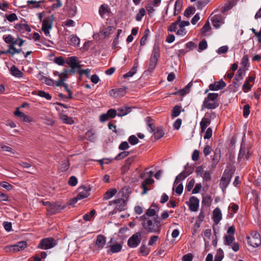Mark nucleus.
I'll list each match as a JSON object with an SVG mask.
<instances>
[{
	"instance_id": "f257e3e1",
	"label": "nucleus",
	"mask_w": 261,
	"mask_h": 261,
	"mask_svg": "<svg viewBox=\"0 0 261 261\" xmlns=\"http://www.w3.org/2000/svg\"><path fill=\"white\" fill-rule=\"evenodd\" d=\"M248 244L253 247H257L261 244V239L259 233L253 231L250 234V236L247 237Z\"/></svg>"
},
{
	"instance_id": "f03ea898",
	"label": "nucleus",
	"mask_w": 261,
	"mask_h": 261,
	"mask_svg": "<svg viewBox=\"0 0 261 261\" xmlns=\"http://www.w3.org/2000/svg\"><path fill=\"white\" fill-rule=\"evenodd\" d=\"M57 244V242L55 239L49 237L42 239L38 246V248L46 250L53 248Z\"/></svg>"
},
{
	"instance_id": "7ed1b4c3",
	"label": "nucleus",
	"mask_w": 261,
	"mask_h": 261,
	"mask_svg": "<svg viewBox=\"0 0 261 261\" xmlns=\"http://www.w3.org/2000/svg\"><path fill=\"white\" fill-rule=\"evenodd\" d=\"M233 171L231 169H226L224 170L221 177L220 185L222 188H226L229 184L232 177Z\"/></svg>"
},
{
	"instance_id": "20e7f679",
	"label": "nucleus",
	"mask_w": 261,
	"mask_h": 261,
	"mask_svg": "<svg viewBox=\"0 0 261 261\" xmlns=\"http://www.w3.org/2000/svg\"><path fill=\"white\" fill-rule=\"evenodd\" d=\"M126 200L124 198H118L109 202V205L116 204V207L112 212V214L116 213L118 211L121 212L125 210Z\"/></svg>"
},
{
	"instance_id": "39448f33",
	"label": "nucleus",
	"mask_w": 261,
	"mask_h": 261,
	"mask_svg": "<svg viewBox=\"0 0 261 261\" xmlns=\"http://www.w3.org/2000/svg\"><path fill=\"white\" fill-rule=\"evenodd\" d=\"M65 207V205H62L60 202H53L50 203L49 207L46 208V211L49 215H54L60 212Z\"/></svg>"
},
{
	"instance_id": "423d86ee",
	"label": "nucleus",
	"mask_w": 261,
	"mask_h": 261,
	"mask_svg": "<svg viewBox=\"0 0 261 261\" xmlns=\"http://www.w3.org/2000/svg\"><path fill=\"white\" fill-rule=\"evenodd\" d=\"M141 233L136 232L128 239L127 245L130 248L137 247L141 242Z\"/></svg>"
},
{
	"instance_id": "0eeeda50",
	"label": "nucleus",
	"mask_w": 261,
	"mask_h": 261,
	"mask_svg": "<svg viewBox=\"0 0 261 261\" xmlns=\"http://www.w3.org/2000/svg\"><path fill=\"white\" fill-rule=\"evenodd\" d=\"M153 221L151 220H146V222H142V225L143 228L148 232L155 233L156 229L154 227Z\"/></svg>"
},
{
	"instance_id": "6e6552de",
	"label": "nucleus",
	"mask_w": 261,
	"mask_h": 261,
	"mask_svg": "<svg viewBox=\"0 0 261 261\" xmlns=\"http://www.w3.org/2000/svg\"><path fill=\"white\" fill-rule=\"evenodd\" d=\"M243 142V141H242ZM250 153L249 152V148H245L243 146V143H241V146L240 148L239 154L238 155V160L241 161L242 159H246L247 160Z\"/></svg>"
},
{
	"instance_id": "1a4fd4ad",
	"label": "nucleus",
	"mask_w": 261,
	"mask_h": 261,
	"mask_svg": "<svg viewBox=\"0 0 261 261\" xmlns=\"http://www.w3.org/2000/svg\"><path fill=\"white\" fill-rule=\"evenodd\" d=\"M66 63L72 68H81L82 66L77 62V58L76 57H68Z\"/></svg>"
},
{
	"instance_id": "9d476101",
	"label": "nucleus",
	"mask_w": 261,
	"mask_h": 261,
	"mask_svg": "<svg viewBox=\"0 0 261 261\" xmlns=\"http://www.w3.org/2000/svg\"><path fill=\"white\" fill-rule=\"evenodd\" d=\"M190 204L189 208L191 211L196 212L198 209L199 200L194 196H192L189 199Z\"/></svg>"
},
{
	"instance_id": "9b49d317",
	"label": "nucleus",
	"mask_w": 261,
	"mask_h": 261,
	"mask_svg": "<svg viewBox=\"0 0 261 261\" xmlns=\"http://www.w3.org/2000/svg\"><path fill=\"white\" fill-rule=\"evenodd\" d=\"M54 15L45 18L42 22V26L41 29L50 30L52 28L53 22L54 20Z\"/></svg>"
},
{
	"instance_id": "f8f14e48",
	"label": "nucleus",
	"mask_w": 261,
	"mask_h": 261,
	"mask_svg": "<svg viewBox=\"0 0 261 261\" xmlns=\"http://www.w3.org/2000/svg\"><path fill=\"white\" fill-rule=\"evenodd\" d=\"M226 83L221 80L219 82H215L214 84H211L209 85V89L213 91H217L223 89L226 86Z\"/></svg>"
},
{
	"instance_id": "ddd939ff",
	"label": "nucleus",
	"mask_w": 261,
	"mask_h": 261,
	"mask_svg": "<svg viewBox=\"0 0 261 261\" xmlns=\"http://www.w3.org/2000/svg\"><path fill=\"white\" fill-rule=\"evenodd\" d=\"M218 11V10H215L213 12H212L210 15L211 17V21L212 23H214L215 22H220V23H224V18L221 14H215Z\"/></svg>"
},
{
	"instance_id": "4468645a",
	"label": "nucleus",
	"mask_w": 261,
	"mask_h": 261,
	"mask_svg": "<svg viewBox=\"0 0 261 261\" xmlns=\"http://www.w3.org/2000/svg\"><path fill=\"white\" fill-rule=\"evenodd\" d=\"M14 115L20 118H21L23 121L26 122H31L32 121L33 119L32 117L26 115L24 113L19 111L18 108L17 109L16 111L14 112Z\"/></svg>"
},
{
	"instance_id": "2eb2a0df",
	"label": "nucleus",
	"mask_w": 261,
	"mask_h": 261,
	"mask_svg": "<svg viewBox=\"0 0 261 261\" xmlns=\"http://www.w3.org/2000/svg\"><path fill=\"white\" fill-rule=\"evenodd\" d=\"M132 192V189L129 187H125L122 188L118 192V195L119 196H121L124 198H126V200L129 197V194Z\"/></svg>"
},
{
	"instance_id": "dca6fc26",
	"label": "nucleus",
	"mask_w": 261,
	"mask_h": 261,
	"mask_svg": "<svg viewBox=\"0 0 261 261\" xmlns=\"http://www.w3.org/2000/svg\"><path fill=\"white\" fill-rule=\"evenodd\" d=\"M213 218L216 225H217L222 219V214L220 210L217 207L213 211Z\"/></svg>"
},
{
	"instance_id": "f3484780",
	"label": "nucleus",
	"mask_w": 261,
	"mask_h": 261,
	"mask_svg": "<svg viewBox=\"0 0 261 261\" xmlns=\"http://www.w3.org/2000/svg\"><path fill=\"white\" fill-rule=\"evenodd\" d=\"M106 237L103 235L99 234L97 236L95 242V245L98 248L102 249L106 244Z\"/></svg>"
},
{
	"instance_id": "a211bd4d",
	"label": "nucleus",
	"mask_w": 261,
	"mask_h": 261,
	"mask_svg": "<svg viewBox=\"0 0 261 261\" xmlns=\"http://www.w3.org/2000/svg\"><path fill=\"white\" fill-rule=\"evenodd\" d=\"M111 13V9L108 5L102 4L99 9V14L102 18L104 17L106 14H109Z\"/></svg>"
},
{
	"instance_id": "6ab92c4d",
	"label": "nucleus",
	"mask_w": 261,
	"mask_h": 261,
	"mask_svg": "<svg viewBox=\"0 0 261 261\" xmlns=\"http://www.w3.org/2000/svg\"><path fill=\"white\" fill-rule=\"evenodd\" d=\"M27 245V243L25 241H20L18 242L16 244L14 245H12L11 246V248H13V249L15 251H19L20 250L24 249Z\"/></svg>"
},
{
	"instance_id": "aec40b11",
	"label": "nucleus",
	"mask_w": 261,
	"mask_h": 261,
	"mask_svg": "<svg viewBox=\"0 0 261 261\" xmlns=\"http://www.w3.org/2000/svg\"><path fill=\"white\" fill-rule=\"evenodd\" d=\"M132 110V107H122L118 109V113L117 116L119 117H122L128 113H130Z\"/></svg>"
},
{
	"instance_id": "412c9836",
	"label": "nucleus",
	"mask_w": 261,
	"mask_h": 261,
	"mask_svg": "<svg viewBox=\"0 0 261 261\" xmlns=\"http://www.w3.org/2000/svg\"><path fill=\"white\" fill-rule=\"evenodd\" d=\"M219 106L218 101H203V107L207 108L208 109H214Z\"/></svg>"
},
{
	"instance_id": "4be33fe9",
	"label": "nucleus",
	"mask_w": 261,
	"mask_h": 261,
	"mask_svg": "<svg viewBox=\"0 0 261 261\" xmlns=\"http://www.w3.org/2000/svg\"><path fill=\"white\" fill-rule=\"evenodd\" d=\"M211 122V121L210 118L204 117L202 119L200 123L201 133L205 132V129L206 128L207 126L210 124Z\"/></svg>"
},
{
	"instance_id": "5701e85b",
	"label": "nucleus",
	"mask_w": 261,
	"mask_h": 261,
	"mask_svg": "<svg viewBox=\"0 0 261 261\" xmlns=\"http://www.w3.org/2000/svg\"><path fill=\"white\" fill-rule=\"evenodd\" d=\"M80 190H83V191L80 192L76 196L77 198L79 199H82L87 198L89 195V193L88 190L86 189V187L85 186H82L79 188Z\"/></svg>"
},
{
	"instance_id": "b1692460",
	"label": "nucleus",
	"mask_w": 261,
	"mask_h": 261,
	"mask_svg": "<svg viewBox=\"0 0 261 261\" xmlns=\"http://www.w3.org/2000/svg\"><path fill=\"white\" fill-rule=\"evenodd\" d=\"M158 59L150 57L149 59V63L148 65L147 71L151 72L155 68L156 65L158 63Z\"/></svg>"
},
{
	"instance_id": "393cba45",
	"label": "nucleus",
	"mask_w": 261,
	"mask_h": 261,
	"mask_svg": "<svg viewBox=\"0 0 261 261\" xmlns=\"http://www.w3.org/2000/svg\"><path fill=\"white\" fill-rule=\"evenodd\" d=\"M122 249V245L120 244H115L110 246V249L108 250V254L110 253H115L120 251Z\"/></svg>"
},
{
	"instance_id": "a878e982",
	"label": "nucleus",
	"mask_w": 261,
	"mask_h": 261,
	"mask_svg": "<svg viewBox=\"0 0 261 261\" xmlns=\"http://www.w3.org/2000/svg\"><path fill=\"white\" fill-rule=\"evenodd\" d=\"M10 72L12 75L17 77H21L23 74V73L15 65H13L11 67Z\"/></svg>"
},
{
	"instance_id": "bb28decb",
	"label": "nucleus",
	"mask_w": 261,
	"mask_h": 261,
	"mask_svg": "<svg viewBox=\"0 0 261 261\" xmlns=\"http://www.w3.org/2000/svg\"><path fill=\"white\" fill-rule=\"evenodd\" d=\"M152 133H153L154 138L156 140L161 139L164 135V132L161 127H157Z\"/></svg>"
},
{
	"instance_id": "cd10ccee",
	"label": "nucleus",
	"mask_w": 261,
	"mask_h": 261,
	"mask_svg": "<svg viewBox=\"0 0 261 261\" xmlns=\"http://www.w3.org/2000/svg\"><path fill=\"white\" fill-rule=\"evenodd\" d=\"M69 165V161L68 159H66V160L62 161L60 164L59 169L62 172H65L68 169Z\"/></svg>"
},
{
	"instance_id": "c85d7f7f",
	"label": "nucleus",
	"mask_w": 261,
	"mask_h": 261,
	"mask_svg": "<svg viewBox=\"0 0 261 261\" xmlns=\"http://www.w3.org/2000/svg\"><path fill=\"white\" fill-rule=\"evenodd\" d=\"M181 17L178 16L177 19L174 22H173L168 27V30L169 32H176L177 29V25L181 22Z\"/></svg>"
},
{
	"instance_id": "c756f323",
	"label": "nucleus",
	"mask_w": 261,
	"mask_h": 261,
	"mask_svg": "<svg viewBox=\"0 0 261 261\" xmlns=\"http://www.w3.org/2000/svg\"><path fill=\"white\" fill-rule=\"evenodd\" d=\"M161 219H158V216L156 215V217L153 218V223L154 227L156 230L155 233L157 234L160 233L161 229Z\"/></svg>"
},
{
	"instance_id": "7c9ffc66",
	"label": "nucleus",
	"mask_w": 261,
	"mask_h": 261,
	"mask_svg": "<svg viewBox=\"0 0 261 261\" xmlns=\"http://www.w3.org/2000/svg\"><path fill=\"white\" fill-rule=\"evenodd\" d=\"M14 28L19 31L22 30H25L28 32L31 31V27L27 23H17L15 25Z\"/></svg>"
},
{
	"instance_id": "2f4dec72",
	"label": "nucleus",
	"mask_w": 261,
	"mask_h": 261,
	"mask_svg": "<svg viewBox=\"0 0 261 261\" xmlns=\"http://www.w3.org/2000/svg\"><path fill=\"white\" fill-rule=\"evenodd\" d=\"M60 119L64 123L69 124H72L74 123V121L71 117H69L67 115L63 114H60Z\"/></svg>"
},
{
	"instance_id": "473e14b6",
	"label": "nucleus",
	"mask_w": 261,
	"mask_h": 261,
	"mask_svg": "<svg viewBox=\"0 0 261 261\" xmlns=\"http://www.w3.org/2000/svg\"><path fill=\"white\" fill-rule=\"evenodd\" d=\"M160 49L159 45L157 43H155L153 46L152 53L150 57L158 59L160 55Z\"/></svg>"
},
{
	"instance_id": "72a5a7b5",
	"label": "nucleus",
	"mask_w": 261,
	"mask_h": 261,
	"mask_svg": "<svg viewBox=\"0 0 261 261\" xmlns=\"http://www.w3.org/2000/svg\"><path fill=\"white\" fill-rule=\"evenodd\" d=\"M117 193V190L115 188L108 190L104 194L103 198L106 200L112 197Z\"/></svg>"
},
{
	"instance_id": "f704fd0d",
	"label": "nucleus",
	"mask_w": 261,
	"mask_h": 261,
	"mask_svg": "<svg viewBox=\"0 0 261 261\" xmlns=\"http://www.w3.org/2000/svg\"><path fill=\"white\" fill-rule=\"evenodd\" d=\"M188 175L186 173V171H184L179 173L175 178L174 185H177L181 180L185 179Z\"/></svg>"
},
{
	"instance_id": "c9c22d12",
	"label": "nucleus",
	"mask_w": 261,
	"mask_h": 261,
	"mask_svg": "<svg viewBox=\"0 0 261 261\" xmlns=\"http://www.w3.org/2000/svg\"><path fill=\"white\" fill-rule=\"evenodd\" d=\"M235 238L232 235H225L224 238V244L225 245L230 246L233 243Z\"/></svg>"
},
{
	"instance_id": "e433bc0d",
	"label": "nucleus",
	"mask_w": 261,
	"mask_h": 261,
	"mask_svg": "<svg viewBox=\"0 0 261 261\" xmlns=\"http://www.w3.org/2000/svg\"><path fill=\"white\" fill-rule=\"evenodd\" d=\"M69 44L73 46L79 45L80 44V40L79 38L74 35H71L69 36Z\"/></svg>"
},
{
	"instance_id": "4c0bfd02",
	"label": "nucleus",
	"mask_w": 261,
	"mask_h": 261,
	"mask_svg": "<svg viewBox=\"0 0 261 261\" xmlns=\"http://www.w3.org/2000/svg\"><path fill=\"white\" fill-rule=\"evenodd\" d=\"M192 86L193 83L191 81L184 88L179 90L178 93H179L181 96L185 95V94L189 92V90L192 87Z\"/></svg>"
},
{
	"instance_id": "58836bf2",
	"label": "nucleus",
	"mask_w": 261,
	"mask_h": 261,
	"mask_svg": "<svg viewBox=\"0 0 261 261\" xmlns=\"http://www.w3.org/2000/svg\"><path fill=\"white\" fill-rule=\"evenodd\" d=\"M219 95L218 93H209L207 97L205 98L204 101H218L217 100Z\"/></svg>"
},
{
	"instance_id": "ea45409f",
	"label": "nucleus",
	"mask_w": 261,
	"mask_h": 261,
	"mask_svg": "<svg viewBox=\"0 0 261 261\" xmlns=\"http://www.w3.org/2000/svg\"><path fill=\"white\" fill-rule=\"evenodd\" d=\"M145 121L147 126L150 128V132H153L156 128L154 125L153 120L150 117H147Z\"/></svg>"
},
{
	"instance_id": "a19ab883",
	"label": "nucleus",
	"mask_w": 261,
	"mask_h": 261,
	"mask_svg": "<svg viewBox=\"0 0 261 261\" xmlns=\"http://www.w3.org/2000/svg\"><path fill=\"white\" fill-rule=\"evenodd\" d=\"M211 26L209 23L208 20L205 22V24L203 26V27L201 29L200 32L202 36H205L206 33L209 31L211 29Z\"/></svg>"
},
{
	"instance_id": "79ce46f5",
	"label": "nucleus",
	"mask_w": 261,
	"mask_h": 261,
	"mask_svg": "<svg viewBox=\"0 0 261 261\" xmlns=\"http://www.w3.org/2000/svg\"><path fill=\"white\" fill-rule=\"evenodd\" d=\"M180 109L181 107L178 105H176L173 108L172 111V117H177L180 113Z\"/></svg>"
},
{
	"instance_id": "37998d69",
	"label": "nucleus",
	"mask_w": 261,
	"mask_h": 261,
	"mask_svg": "<svg viewBox=\"0 0 261 261\" xmlns=\"http://www.w3.org/2000/svg\"><path fill=\"white\" fill-rule=\"evenodd\" d=\"M223 257V251L221 248H219L217 251L216 254L215 256L214 261H221Z\"/></svg>"
},
{
	"instance_id": "c03bdc74",
	"label": "nucleus",
	"mask_w": 261,
	"mask_h": 261,
	"mask_svg": "<svg viewBox=\"0 0 261 261\" xmlns=\"http://www.w3.org/2000/svg\"><path fill=\"white\" fill-rule=\"evenodd\" d=\"M209 2L210 0H198L196 6L198 9L202 10Z\"/></svg>"
},
{
	"instance_id": "a18cd8bd",
	"label": "nucleus",
	"mask_w": 261,
	"mask_h": 261,
	"mask_svg": "<svg viewBox=\"0 0 261 261\" xmlns=\"http://www.w3.org/2000/svg\"><path fill=\"white\" fill-rule=\"evenodd\" d=\"M233 3L232 2H229L228 3L226 4L224 6L222 7L221 8V12L222 13H225L226 11H228L229 10L231 9L232 7H233Z\"/></svg>"
},
{
	"instance_id": "49530a36",
	"label": "nucleus",
	"mask_w": 261,
	"mask_h": 261,
	"mask_svg": "<svg viewBox=\"0 0 261 261\" xmlns=\"http://www.w3.org/2000/svg\"><path fill=\"white\" fill-rule=\"evenodd\" d=\"M129 151H122V152L119 153L115 158V160H117V161L120 160L122 159H123V158L126 157L127 156H128L129 155Z\"/></svg>"
},
{
	"instance_id": "de8ad7c7",
	"label": "nucleus",
	"mask_w": 261,
	"mask_h": 261,
	"mask_svg": "<svg viewBox=\"0 0 261 261\" xmlns=\"http://www.w3.org/2000/svg\"><path fill=\"white\" fill-rule=\"evenodd\" d=\"M195 11V9L193 7H189L186 9L184 12V15L187 17H189L190 16L193 14Z\"/></svg>"
},
{
	"instance_id": "09e8293b",
	"label": "nucleus",
	"mask_w": 261,
	"mask_h": 261,
	"mask_svg": "<svg viewBox=\"0 0 261 261\" xmlns=\"http://www.w3.org/2000/svg\"><path fill=\"white\" fill-rule=\"evenodd\" d=\"M6 17L7 19L11 22H13L18 19V17L15 13H11L9 15L6 14Z\"/></svg>"
},
{
	"instance_id": "8fccbe9b",
	"label": "nucleus",
	"mask_w": 261,
	"mask_h": 261,
	"mask_svg": "<svg viewBox=\"0 0 261 261\" xmlns=\"http://www.w3.org/2000/svg\"><path fill=\"white\" fill-rule=\"evenodd\" d=\"M145 14V10L144 8L140 9L138 13L137 14L136 19L137 21H140L142 18Z\"/></svg>"
},
{
	"instance_id": "3c124183",
	"label": "nucleus",
	"mask_w": 261,
	"mask_h": 261,
	"mask_svg": "<svg viewBox=\"0 0 261 261\" xmlns=\"http://www.w3.org/2000/svg\"><path fill=\"white\" fill-rule=\"evenodd\" d=\"M38 95H39L40 97H44L45 98L48 100H50L51 98V95L49 94L46 93L44 91H39L38 93Z\"/></svg>"
},
{
	"instance_id": "603ef678",
	"label": "nucleus",
	"mask_w": 261,
	"mask_h": 261,
	"mask_svg": "<svg viewBox=\"0 0 261 261\" xmlns=\"http://www.w3.org/2000/svg\"><path fill=\"white\" fill-rule=\"evenodd\" d=\"M128 140L129 143L132 145H134L139 142L138 139L135 135L129 136Z\"/></svg>"
},
{
	"instance_id": "864d4df0",
	"label": "nucleus",
	"mask_w": 261,
	"mask_h": 261,
	"mask_svg": "<svg viewBox=\"0 0 261 261\" xmlns=\"http://www.w3.org/2000/svg\"><path fill=\"white\" fill-rule=\"evenodd\" d=\"M54 62L59 65H64L66 63L63 57H56L54 59Z\"/></svg>"
},
{
	"instance_id": "5fc2aeb1",
	"label": "nucleus",
	"mask_w": 261,
	"mask_h": 261,
	"mask_svg": "<svg viewBox=\"0 0 261 261\" xmlns=\"http://www.w3.org/2000/svg\"><path fill=\"white\" fill-rule=\"evenodd\" d=\"M41 80L43 83H44L47 85L51 86L54 84V81L50 79L47 78L46 76H42L41 79Z\"/></svg>"
},
{
	"instance_id": "6e6d98bb",
	"label": "nucleus",
	"mask_w": 261,
	"mask_h": 261,
	"mask_svg": "<svg viewBox=\"0 0 261 261\" xmlns=\"http://www.w3.org/2000/svg\"><path fill=\"white\" fill-rule=\"evenodd\" d=\"M140 252L143 255H147L149 253V249L146 247L145 245H143L140 247Z\"/></svg>"
},
{
	"instance_id": "4d7b16f0",
	"label": "nucleus",
	"mask_w": 261,
	"mask_h": 261,
	"mask_svg": "<svg viewBox=\"0 0 261 261\" xmlns=\"http://www.w3.org/2000/svg\"><path fill=\"white\" fill-rule=\"evenodd\" d=\"M182 2L180 0H177L175 2L174 6V9L175 12L179 13L182 8Z\"/></svg>"
},
{
	"instance_id": "13d9d810",
	"label": "nucleus",
	"mask_w": 261,
	"mask_h": 261,
	"mask_svg": "<svg viewBox=\"0 0 261 261\" xmlns=\"http://www.w3.org/2000/svg\"><path fill=\"white\" fill-rule=\"evenodd\" d=\"M207 47V44L206 41L205 39L201 41L198 45V48L200 50H203L205 49Z\"/></svg>"
},
{
	"instance_id": "bf43d9fd",
	"label": "nucleus",
	"mask_w": 261,
	"mask_h": 261,
	"mask_svg": "<svg viewBox=\"0 0 261 261\" xmlns=\"http://www.w3.org/2000/svg\"><path fill=\"white\" fill-rule=\"evenodd\" d=\"M0 186L3 188L6 189L8 191H10L12 189V186L6 181H2L0 184Z\"/></svg>"
},
{
	"instance_id": "052dcab7",
	"label": "nucleus",
	"mask_w": 261,
	"mask_h": 261,
	"mask_svg": "<svg viewBox=\"0 0 261 261\" xmlns=\"http://www.w3.org/2000/svg\"><path fill=\"white\" fill-rule=\"evenodd\" d=\"M107 114L109 117V118H113L117 115L116 113V111L115 109H110L107 112Z\"/></svg>"
},
{
	"instance_id": "680f3d73",
	"label": "nucleus",
	"mask_w": 261,
	"mask_h": 261,
	"mask_svg": "<svg viewBox=\"0 0 261 261\" xmlns=\"http://www.w3.org/2000/svg\"><path fill=\"white\" fill-rule=\"evenodd\" d=\"M146 215L149 217H153L157 215H156V211L154 208H149L146 212Z\"/></svg>"
},
{
	"instance_id": "e2e57ef3",
	"label": "nucleus",
	"mask_w": 261,
	"mask_h": 261,
	"mask_svg": "<svg viewBox=\"0 0 261 261\" xmlns=\"http://www.w3.org/2000/svg\"><path fill=\"white\" fill-rule=\"evenodd\" d=\"M126 89V87L120 88L118 89H116L117 91V96H123L125 94V90Z\"/></svg>"
},
{
	"instance_id": "0e129e2a",
	"label": "nucleus",
	"mask_w": 261,
	"mask_h": 261,
	"mask_svg": "<svg viewBox=\"0 0 261 261\" xmlns=\"http://www.w3.org/2000/svg\"><path fill=\"white\" fill-rule=\"evenodd\" d=\"M77 182V178L74 176H72L69 178V179L68 180V184L71 186H75Z\"/></svg>"
},
{
	"instance_id": "69168bd1",
	"label": "nucleus",
	"mask_w": 261,
	"mask_h": 261,
	"mask_svg": "<svg viewBox=\"0 0 261 261\" xmlns=\"http://www.w3.org/2000/svg\"><path fill=\"white\" fill-rule=\"evenodd\" d=\"M245 70L240 68L235 76V78L238 79L239 80H242L243 78V74L244 73Z\"/></svg>"
},
{
	"instance_id": "338daca9",
	"label": "nucleus",
	"mask_w": 261,
	"mask_h": 261,
	"mask_svg": "<svg viewBox=\"0 0 261 261\" xmlns=\"http://www.w3.org/2000/svg\"><path fill=\"white\" fill-rule=\"evenodd\" d=\"M128 143L126 141L122 142L119 146V149L121 150H125L129 148Z\"/></svg>"
},
{
	"instance_id": "774afa93",
	"label": "nucleus",
	"mask_w": 261,
	"mask_h": 261,
	"mask_svg": "<svg viewBox=\"0 0 261 261\" xmlns=\"http://www.w3.org/2000/svg\"><path fill=\"white\" fill-rule=\"evenodd\" d=\"M193 258V254L192 253H188L184 255L182 257V261H192Z\"/></svg>"
}]
</instances>
